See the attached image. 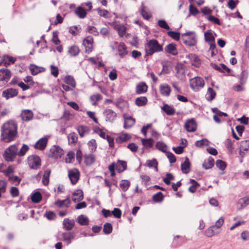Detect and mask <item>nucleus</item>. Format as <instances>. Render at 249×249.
<instances>
[{"mask_svg":"<svg viewBox=\"0 0 249 249\" xmlns=\"http://www.w3.org/2000/svg\"><path fill=\"white\" fill-rule=\"evenodd\" d=\"M18 148L15 145H12L6 148L3 154V158L7 162H11L18 155Z\"/></svg>","mask_w":249,"mask_h":249,"instance_id":"20e7f679","label":"nucleus"},{"mask_svg":"<svg viewBox=\"0 0 249 249\" xmlns=\"http://www.w3.org/2000/svg\"><path fill=\"white\" fill-rule=\"evenodd\" d=\"M142 144L146 148H150L153 146L154 144V141L153 139H142Z\"/></svg>","mask_w":249,"mask_h":249,"instance_id":"37998d69","label":"nucleus"},{"mask_svg":"<svg viewBox=\"0 0 249 249\" xmlns=\"http://www.w3.org/2000/svg\"><path fill=\"white\" fill-rule=\"evenodd\" d=\"M94 131L103 139H105L107 136L106 133L98 127H95L94 128Z\"/></svg>","mask_w":249,"mask_h":249,"instance_id":"680f3d73","label":"nucleus"},{"mask_svg":"<svg viewBox=\"0 0 249 249\" xmlns=\"http://www.w3.org/2000/svg\"><path fill=\"white\" fill-rule=\"evenodd\" d=\"M240 154L242 156L243 151L249 152V140L243 141L241 142L240 146Z\"/></svg>","mask_w":249,"mask_h":249,"instance_id":"7c9ffc66","label":"nucleus"},{"mask_svg":"<svg viewBox=\"0 0 249 249\" xmlns=\"http://www.w3.org/2000/svg\"><path fill=\"white\" fill-rule=\"evenodd\" d=\"M146 165L150 168H154L156 171H158V162L155 159L147 160Z\"/></svg>","mask_w":249,"mask_h":249,"instance_id":"49530a36","label":"nucleus"},{"mask_svg":"<svg viewBox=\"0 0 249 249\" xmlns=\"http://www.w3.org/2000/svg\"><path fill=\"white\" fill-rule=\"evenodd\" d=\"M147 99L146 97L141 96L138 97L135 100V104L138 106H143L146 104Z\"/></svg>","mask_w":249,"mask_h":249,"instance_id":"ea45409f","label":"nucleus"},{"mask_svg":"<svg viewBox=\"0 0 249 249\" xmlns=\"http://www.w3.org/2000/svg\"><path fill=\"white\" fill-rule=\"evenodd\" d=\"M77 131L80 137H83L86 134H88L89 131V128L88 126L80 125L77 128Z\"/></svg>","mask_w":249,"mask_h":249,"instance_id":"58836bf2","label":"nucleus"},{"mask_svg":"<svg viewBox=\"0 0 249 249\" xmlns=\"http://www.w3.org/2000/svg\"><path fill=\"white\" fill-rule=\"evenodd\" d=\"M88 145L89 149L92 151H95L97 147V144L95 140L94 139H92L90 141H89L88 142Z\"/></svg>","mask_w":249,"mask_h":249,"instance_id":"0e129e2a","label":"nucleus"},{"mask_svg":"<svg viewBox=\"0 0 249 249\" xmlns=\"http://www.w3.org/2000/svg\"><path fill=\"white\" fill-rule=\"evenodd\" d=\"M116 165V169L119 172H122L125 170H126L127 168V164L126 161L124 160H118Z\"/></svg>","mask_w":249,"mask_h":249,"instance_id":"a878e982","label":"nucleus"},{"mask_svg":"<svg viewBox=\"0 0 249 249\" xmlns=\"http://www.w3.org/2000/svg\"><path fill=\"white\" fill-rule=\"evenodd\" d=\"M174 179V177L171 173H167L166 175V177L163 178L164 182L169 185L170 184V181Z\"/></svg>","mask_w":249,"mask_h":249,"instance_id":"69168bd1","label":"nucleus"},{"mask_svg":"<svg viewBox=\"0 0 249 249\" xmlns=\"http://www.w3.org/2000/svg\"><path fill=\"white\" fill-rule=\"evenodd\" d=\"M28 150V146L26 144H23L19 151H18V156L19 157H22L24 156Z\"/></svg>","mask_w":249,"mask_h":249,"instance_id":"3c124183","label":"nucleus"},{"mask_svg":"<svg viewBox=\"0 0 249 249\" xmlns=\"http://www.w3.org/2000/svg\"><path fill=\"white\" fill-rule=\"evenodd\" d=\"M158 24L160 28H164L166 30H169L170 29V27L167 22L163 19L159 20L158 21Z\"/></svg>","mask_w":249,"mask_h":249,"instance_id":"e2e57ef3","label":"nucleus"},{"mask_svg":"<svg viewBox=\"0 0 249 249\" xmlns=\"http://www.w3.org/2000/svg\"><path fill=\"white\" fill-rule=\"evenodd\" d=\"M147 88L148 87L145 83L140 82L136 87V93L138 94L144 93L147 91Z\"/></svg>","mask_w":249,"mask_h":249,"instance_id":"5701e85b","label":"nucleus"},{"mask_svg":"<svg viewBox=\"0 0 249 249\" xmlns=\"http://www.w3.org/2000/svg\"><path fill=\"white\" fill-rule=\"evenodd\" d=\"M63 154L64 151L62 148L58 146H54L50 150L49 156L58 159L61 158Z\"/></svg>","mask_w":249,"mask_h":249,"instance_id":"6e6552de","label":"nucleus"},{"mask_svg":"<svg viewBox=\"0 0 249 249\" xmlns=\"http://www.w3.org/2000/svg\"><path fill=\"white\" fill-rule=\"evenodd\" d=\"M101 99V96L99 94L93 95L90 97V100L93 105H95L97 101Z\"/></svg>","mask_w":249,"mask_h":249,"instance_id":"4d7b16f0","label":"nucleus"},{"mask_svg":"<svg viewBox=\"0 0 249 249\" xmlns=\"http://www.w3.org/2000/svg\"><path fill=\"white\" fill-rule=\"evenodd\" d=\"M190 182L192 183V185L189 188V191L191 193H195L196 191V190L199 185L198 183L194 179H191Z\"/></svg>","mask_w":249,"mask_h":249,"instance_id":"de8ad7c7","label":"nucleus"},{"mask_svg":"<svg viewBox=\"0 0 249 249\" xmlns=\"http://www.w3.org/2000/svg\"><path fill=\"white\" fill-rule=\"evenodd\" d=\"M34 114L32 110L29 109L23 110L21 113L20 116L23 121H29L32 119Z\"/></svg>","mask_w":249,"mask_h":249,"instance_id":"dca6fc26","label":"nucleus"},{"mask_svg":"<svg viewBox=\"0 0 249 249\" xmlns=\"http://www.w3.org/2000/svg\"><path fill=\"white\" fill-rule=\"evenodd\" d=\"M165 50L168 53L173 55H176L178 53L176 45L173 43L168 44L165 48Z\"/></svg>","mask_w":249,"mask_h":249,"instance_id":"393cba45","label":"nucleus"},{"mask_svg":"<svg viewBox=\"0 0 249 249\" xmlns=\"http://www.w3.org/2000/svg\"><path fill=\"white\" fill-rule=\"evenodd\" d=\"M64 81L66 84L71 86L72 88H75L76 83L72 76L67 75L65 77Z\"/></svg>","mask_w":249,"mask_h":249,"instance_id":"c9c22d12","label":"nucleus"},{"mask_svg":"<svg viewBox=\"0 0 249 249\" xmlns=\"http://www.w3.org/2000/svg\"><path fill=\"white\" fill-rule=\"evenodd\" d=\"M11 76V73L8 69L0 70V87L4 86Z\"/></svg>","mask_w":249,"mask_h":249,"instance_id":"0eeeda50","label":"nucleus"},{"mask_svg":"<svg viewBox=\"0 0 249 249\" xmlns=\"http://www.w3.org/2000/svg\"><path fill=\"white\" fill-rule=\"evenodd\" d=\"M171 91V88L167 84H163L160 86V93L164 96H169Z\"/></svg>","mask_w":249,"mask_h":249,"instance_id":"f3484780","label":"nucleus"},{"mask_svg":"<svg viewBox=\"0 0 249 249\" xmlns=\"http://www.w3.org/2000/svg\"><path fill=\"white\" fill-rule=\"evenodd\" d=\"M153 200L157 202H161L163 199V196L161 192H160L154 195L152 197Z\"/></svg>","mask_w":249,"mask_h":249,"instance_id":"09e8293b","label":"nucleus"},{"mask_svg":"<svg viewBox=\"0 0 249 249\" xmlns=\"http://www.w3.org/2000/svg\"><path fill=\"white\" fill-rule=\"evenodd\" d=\"M18 94V91L17 89L10 88L4 90L2 93V96L8 99L17 96Z\"/></svg>","mask_w":249,"mask_h":249,"instance_id":"4468645a","label":"nucleus"},{"mask_svg":"<svg viewBox=\"0 0 249 249\" xmlns=\"http://www.w3.org/2000/svg\"><path fill=\"white\" fill-rule=\"evenodd\" d=\"M9 180L12 182V183L18 185L20 181V179L17 176H11L8 177Z\"/></svg>","mask_w":249,"mask_h":249,"instance_id":"052dcab7","label":"nucleus"},{"mask_svg":"<svg viewBox=\"0 0 249 249\" xmlns=\"http://www.w3.org/2000/svg\"><path fill=\"white\" fill-rule=\"evenodd\" d=\"M77 222L81 225H87L89 223V219L83 215H80L77 218Z\"/></svg>","mask_w":249,"mask_h":249,"instance_id":"c03bdc74","label":"nucleus"},{"mask_svg":"<svg viewBox=\"0 0 249 249\" xmlns=\"http://www.w3.org/2000/svg\"><path fill=\"white\" fill-rule=\"evenodd\" d=\"M189 12L190 14L196 16L199 13L198 10L192 4H190L189 7Z\"/></svg>","mask_w":249,"mask_h":249,"instance_id":"338daca9","label":"nucleus"},{"mask_svg":"<svg viewBox=\"0 0 249 249\" xmlns=\"http://www.w3.org/2000/svg\"><path fill=\"white\" fill-rule=\"evenodd\" d=\"M62 240L70 244L71 241L74 239L75 233L73 232H65L61 234Z\"/></svg>","mask_w":249,"mask_h":249,"instance_id":"2eb2a0df","label":"nucleus"},{"mask_svg":"<svg viewBox=\"0 0 249 249\" xmlns=\"http://www.w3.org/2000/svg\"><path fill=\"white\" fill-rule=\"evenodd\" d=\"M242 207H245L249 204V196L241 198L239 201Z\"/></svg>","mask_w":249,"mask_h":249,"instance_id":"5fc2aeb1","label":"nucleus"},{"mask_svg":"<svg viewBox=\"0 0 249 249\" xmlns=\"http://www.w3.org/2000/svg\"><path fill=\"white\" fill-rule=\"evenodd\" d=\"M75 225V221L73 219L65 218L63 221V228L66 231H71Z\"/></svg>","mask_w":249,"mask_h":249,"instance_id":"a211bd4d","label":"nucleus"},{"mask_svg":"<svg viewBox=\"0 0 249 249\" xmlns=\"http://www.w3.org/2000/svg\"><path fill=\"white\" fill-rule=\"evenodd\" d=\"M181 40L183 43L188 46H194L197 42L196 35L193 32H189L182 35Z\"/></svg>","mask_w":249,"mask_h":249,"instance_id":"7ed1b4c3","label":"nucleus"},{"mask_svg":"<svg viewBox=\"0 0 249 249\" xmlns=\"http://www.w3.org/2000/svg\"><path fill=\"white\" fill-rule=\"evenodd\" d=\"M74 154L73 152H69L65 158V161L67 163H71L74 160Z\"/></svg>","mask_w":249,"mask_h":249,"instance_id":"bf43d9fd","label":"nucleus"},{"mask_svg":"<svg viewBox=\"0 0 249 249\" xmlns=\"http://www.w3.org/2000/svg\"><path fill=\"white\" fill-rule=\"evenodd\" d=\"M216 96V92L211 88H208L206 94V98L208 101H212Z\"/></svg>","mask_w":249,"mask_h":249,"instance_id":"f704fd0d","label":"nucleus"},{"mask_svg":"<svg viewBox=\"0 0 249 249\" xmlns=\"http://www.w3.org/2000/svg\"><path fill=\"white\" fill-rule=\"evenodd\" d=\"M48 139L47 138H42L39 139L35 144V148L39 150L44 149L47 145Z\"/></svg>","mask_w":249,"mask_h":249,"instance_id":"412c9836","label":"nucleus"},{"mask_svg":"<svg viewBox=\"0 0 249 249\" xmlns=\"http://www.w3.org/2000/svg\"><path fill=\"white\" fill-rule=\"evenodd\" d=\"M93 38L89 36L85 38L83 41V45L85 48V52L89 53L93 50Z\"/></svg>","mask_w":249,"mask_h":249,"instance_id":"1a4fd4ad","label":"nucleus"},{"mask_svg":"<svg viewBox=\"0 0 249 249\" xmlns=\"http://www.w3.org/2000/svg\"><path fill=\"white\" fill-rule=\"evenodd\" d=\"M161 109L168 115H173L175 113V108L168 104L164 105L161 107Z\"/></svg>","mask_w":249,"mask_h":249,"instance_id":"c756f323","label":"nucleus"},{"mask_svg":"<svg viewBox=\"0 0 249 249\" xmlns=\"http://www.w3.org/2000/svg\"><path fill=\"white\" fill-rule=\"evenodd\" d=\"M17 134V124L13 121L5 123L1 127V140L5 142L13 141Z\"/></svg>","mask_w":249,"mask_h":249,"instance_id":"f257e3e1","label":"nucleus"},{"mask_svg":"<svg viewBox=\"0 0 249 249\" xmlns=\"http://www.w3.org/2000/svg\"><path fill=\"white\" fill-rule=\"evenodd\" d=\"M103 114L106 117V121L112 122L116 118L117 114L111 109H106L104 110Z\"/></svg>","mask_w":249,"mask_h":249,"instance_id":"f8f14e48","label":"nucleus"},{"mask_svg":"<svg viewBox=\"0 0 249 249\" xmlns=\"http://www.w3.org/2000/svg\"><path fill=\"white\" fill-rule=\"evenodd\" d=\"M115 44L117 45L118 52L120 57L123 58L125 55L127 54L128 52L126 50V47L124 43H118L116 42H115Z\"/></svg>","mask_w":249,"mask_h":249,"instance_id":"ddd939ff","label":"nucleus"},{"mask_svg":"<svg viewBox=\"0 0 249 249\" xmlns=\"http://www.w3.org/2000/svg\"><path fill=\"white\" fill-rule=\"evenodd\" d=\"M156 147L163 152H166L167 150L166 145L163 142H158L156 144Z\"/></svg>","mask_w":249,"mask_h":249,"instance_id":"603ef678","label":"nucleus"},{"mask_svg":"<svg viewBox=\"0 0 249 249\" xmlns=\"http://www.w3.org/2000/svg\"><path fill=\"white\" fill-rule=\"evenodd\" d=\"M216 229L213 226L209 228L205 231V234L206 236L211 237L215 234L219 233V232L216 231Z\"/></svg>","mask_w":249,"mask_h":249,"instance_id":"473e14b6","label":"nucleus"},{"mask_svg":"<svg viewBox=\"0 0 249 249\" xmlns=\"http://www.w3.org/2000/svg\"><path fill=\"white\" fill-rule=\"evenodd\" d=\"M112 26L115 30H116L120 37H123L125 33L126 28L123 25L117 22H113Z\"/></svg>","mask_w":249,"mask_h":249,"instance_id":"9b49d317","label":"nucleus"},{"mask_svg":"<svg viewBox=\"0 0 249 249\" xmlns=\"http://www.w3.org/2000/svg\"><path fill=\"white\" fill-rule=\"evenodd\" d=\"M130 185V182L128 180H122L120 183L121 189L124 191H126Z\"/></svg>","mask_w":249,"mask_h":249,"instance_id":"79ce46f5","label":"nucleus"},{"mask_svg":"<svg viewBox=\"0 0 249 249\" xmlns=\"http://www.w3.org/2000/svg\"><path fill=\"white\" fill-rule=\"evenodd\" d=\"M112 231V226L110 223H106L104 225L103 231L105 234H109Z\"/></svg>","mask_w":249,"mask_h":249,"instance_id":"8fccbe9b","label":"nucleus"},{"mask_svg":"<svg viewBox=\"0 0 249 249\" xmlns=\"http://www.w3.org/2000/svg\"><path fill=\"white\" fill-rule=\"evenodd\" d=\"M205 40L208 43L214 42V37L211 30H208L204 33Z\"/></svg>","mask_w":249,"mask_h":249,"instance_id":"e433bc0d","label":"nucleus"},{"mask_svg":"<svg viewBox=\"0 0 249 249\" xmlns=\"http://www.w3.org/2000/svg\"><path fill=\"white\" fill-rule=\"evenodd\" d=\"M216 166L220 170H224L226 168V165L224 161L221 160H217L216 161Z\"/></svg>","mask_w":249,"mask_h":249,"instance_id":"774afa93","label":"nucleus"},{"mask_svg":"<svg viewBox=\"0 0 249 249\" xmlns=\"http://www.w3.org/2000/svg\"><path fill=\"white\" fill-rule=\"evenodd\" d=\"M69 142L71 143H75L77 141V136L75 133H71L68 136Z\"/></svg>","mask_w":249,"mask_h":249,"instance_id":"6e6d98bb","label":"nucleus"},{"mask_svg":"<svg viewBox=\"0 0 249 249\" xmlns=\"http://www.w3.org/2000/svg\"><path fill=\"white\" fill-rule=\"evenodd\" d=\"M68 52L71 56H75L79 53L80 50L77 46L73 45L70 48Z\"/></svg>","mask_w":249,"mask_h":249,"instance_id":"a19ab883","label":"nucleus"},{"mask_svg":"<svg viewBox=\"0 0 249 249\" xmlns=\"http://www.w3.org/2000/svg\"><path fill=\"white\" fill-rule=\"evenodd\" d=\"M190 87L195 91H198L200 88L204 86V80L199 77L192 78L190 82Z\"/></svg>","mask_w":249,"mask_h":249,"instance_id":"423d86ee","label":"nucleus"},{"mask_svg":"<svg viewBox=\"0 0 249 249\" xmlns=\"http://www.w3.org/2000/svg\"><path fill=\"white\" fill-rule=\"evenodd\" d=\"M97 12L98 14L101 17H103L105 18H108L109 17V13L107 10L98 9Z\"/></svg>","mask_w":249,"mask_h":249,"instance_id":"864d4df0","label":"nucleus"},{"mask_svg":"<svg viewBox=\"0 0 249 249\" xmlns=\"http://www.w3.org/2000/svg\"><path fill=\"white\" fill-rule=\"evenodd\" d=\"M190 164L188 158H186L183 163L181 165V171L183 173L187 174L190 171Z\"/></svg>","mask_w":249,"mask_h":249,"instance_id":"c85d7f7f","label":"nucleus"},{"mask_svg":"<svg viewBox=\"0 0 249 249\" xmlns=\"http://www.w3.org/2000/svg\"><path fill=\"white\" fill-rule=\"evenodd\" d=\"M185 128L188 132H194L196 129V124L193 119L187 121L185 124Z\"/></svg>","mask_w":249,"mask_h":249,"instance_id":"6ab92c4d","label":"nucleus"},{"mask_svg":"<svg viewBox=\"0 0 249 249\" xmlns=\"http://www.w3.org/2000/svg\"><path fill=\"white\" fill-rule=\"evenodd\" d=\"M71 203L70 197L69 196L63 200L58 199L55 202V205L57 206L59 208L69 207Z\"/></svg>","mask_w":249,"mask_h":249,"instance_id":"aec40b11","label":"nucleus"},{"mask_svg":"<svg viewBox=\"0 0 249 249\" xmlns=\"http://www.w3.org/2000/svg\"><path fill=\"white\" fill-rule=\"evenodd\" d=\"M74 13L80 18H84L87 15L86 10L81 6H78L76 8Z\"/></svg>","mask_w":249,"mask_h":249,"instance_id":"cd10ccee","label":"nucleus"},{"mask_svg":"<svg viewBox=\"0 0 249 249\" xmlns=\"http://www.w3.org/2000/svg\"><path fill=\"white\" fill-rule=\"evenodd\" d=\"M28 163L30 168L37 170L40 167L41 160L37 155H31L28 158Z\"/></svg>","mask_w":249,"mask_h":249,"instance_id":"39448f33","label":"nucleus"},{"mask_svg":"<svg viewBox=\"0 0 249 249\" xmlns=\"http://www.w3.org/2000/svg\"><path fill=\"white\" fill-rule=\"evenodd\" d=\"M124 128H129L134 125L135 123V120L131 116L126 117L124 116Z\"/></svg>","mask_w":249,"mask_h":249,"instance_id":"4be33fe9","label":"nucleus"},{"mask_svg":"<svg viewBox=\"0 0 249 249\" xmlns=\"http://www.w3.org/2000/svg\"><path fill=\"white\" fill-rule=\"evenodd\" d=\"M83 199V192L81 190H77L72 194V200L74 202L80 201Z\"/></svg>","mask_w":249,"mask_h":249,"instance_id":"b1692460","label":"nucleus"},{"mask_svg":"<svg viewBox=\"0 0 249 249\" xmlns=\"http://www.w3.org/2000/svg\"><path fill=\"white\" fill-rule=\"evenodd\" d=\"M167 34L169 36L176 40H178L179 39L180 34L179 33L173 31H169L168 32Z\"/></svg>","mask_w":249,"mask_h":249,"instance_id":"13d9d810","label":"nucleus"},{"mask_svg":"<svg viewBox=\"0 0 249 249\" xmlns=\"http://www.w3.org/2000/svg\"><path fill=\"white\" fill-rule=\"evenodd\" d=\"M42 199V196L39 192L34 193L31 197L32 202L34 203L39 202Z\"/></svg>","mask_w":249,"mask_h":249,"instance_id":"a18cd8bd","label":"nucleus"},{"mask_svg":"<svg viewBox=\"0 0 249 249\" xmlns=\"http://www.w3.org/2000/svg\"><path fill=\"white\" fill-rule=\"evenodd\" d=\"M141 13L145 19L148 20L151 17V14L148 8L142 4L141 9Z\"/></svg>","mask_w":249,"mask_h":249,"instance_id":"bb28decb","label":"nucleus"},{"mask_svg":"<svg viewBox=\"0 0 249 249\" xmlns=\"http://www.w3.org/2000/svg\"><path fill=\"white\" fill-rule=\"evenodd\" d=\"M214 165V160L212 157H209L205 160L202 164L203 167L205 169L211 168Z\"/></svg>","mask_w":249,"mask_h":249,"instance_id":"2f4dec72","label":"nucleus"},{"mask_svg":"<svg viewBox=\"0 0 249 249\" xmlns=\"http://www.w3.org/2000/svg\"><path fill=\"white\" fill-rule=\"evenodd\" d=\"M145 50L147 55H151L154 53L162 51L163 48L157 40L152 39L147 41L145 46Z\"/></svg>","mask_w":249,"mask_h":249,"instance_id":"f03ea898","label":"nucleus"},{"mask_svg":"<svg viewBox=\"0 0 249 249\" xmlns=\"http://www.w3.org/2000/svg\"><path fill=\"white\" fill-rule=\"evenodd\" d=\"M84 158V162L87 165H90L95 161V157L93 154H86Z\"/></svg>","mask_w":249,"mask_h":249,"instance_id":"72a5a7b5","label":"nucleus"},{"mask_svg":"<svg viewBox=\"0 0 249 249\" xmlns=\"http://www.w3.org/2000/svg\"><path fill=\"white\" fill-rule=\"evenodd\" d=\"M80 173L79 171L75 169H72L69 171L68 176L72 184H75L79 178Z\"/></svg>","mask_w":249,"mask_h":249,"instance_id":"9d476101","label":"nucleus"},{"mask_svg":"<svg viewBox=\"0 0 249 249\" xmlns=\"http://www.w3.org/2000/svg\"><path fill=\"white\" fill-rule=\"evenodd\" d=\"M51 172V170L50 169H47L44 171L42 181V183L45 186L49 184Z\"/></svg>","mask_w":249,"mask_h":249,"instance_id":"4c0bfd02","label":"nucleus"}]
</instances>
